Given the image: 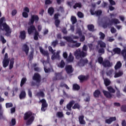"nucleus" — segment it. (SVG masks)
I'll list each match as a JSON object with an SVG mask.
<instances>
[{
  "label": "nucleus",
  "mask_w": 126,
  "mask_h": 126,
  "mask_svg": "<svg viewBox=\"0 0 126 126\" xmlns=\"http://www.w3.org/2000/svg\"><path fill=\"white\" fill-rule=\"evenodd\" d=\"M72 109H73V110H75L76 109L79 110V109H80V105L78 103H75L74 106H72Z\"/></svg>",
  "instance_id": "obj_45"
},
{
  "label": "nucleus",
  "mask_w": 126,
  "mask_h": 126,
  "mask_svg": "<svg viewBox=\"0 0 126 126\" xmlns=\"http://www.w3.org/2000/svg\"><path fill=\"white\" fill-rule=\"evenodd\" d=\"M0 40L2 43V44H5L6 43V40L4 39V37L2 35H0Z\"/></svg>",
  "instance_id": "obj_55"
},
{
  "label": "nucleus",
  "mask_w": 126,
  "mask_h": 126,
  "mask_svg": "<svg viewBox=\"0 0 126 126\" xmlns=\"http://www.w3.org/2000/svg\"><path fill=\"white\" fill-rule=\"evenodd\" d=\"M94 28H95V27H94V25H88V29L89 31L93 32L94 31Z\"/></svg>",
  "instance_id": "obj_40"
},
{
  "label": "nucleus",
  "mask_w": 126,
  "mask_h": 126,
  "mask_svg": "<svg viewBox=\"0 0 126 126\" xmlns=\"http://www.w3.org/2000/svg\"><path fill=\"white\" fill-rule=\"evenodd\" d=\"M39 51L44 57H47V61H49L50 60V56L49 54V52H48V51L44 50L42 47H39Z\"/></svg>",
  "instance_id": "obj_13"
},
{
  "label": "nucleus",
  "mask_w": 126,
  "mask_h": 126,
  "mask_svg": "<svg viewBox=\"0 0 126 126\" xmlns=\"http://www.w3.org/2000/svg\"><path fill=\"white\" fill-rule=\"evenodd\" d=\"M75 103V101L73 100L70 101L68 104H67L66 106V109H67L68 111H71V108H72V106L74 105Z\"/></svg>",
  "instance_id": "obj_17"
},
{
  "label": "nucleus",
  "mask_w": 126,
  "mask_h": 126,
  "mask_svg": "<svg viewBox=\"0 0 126 126\" xmlns=\"http://www.w3.org/2000/svg\"><path fill=\"white\" fill-rule=\"evenodd\" d=\"M78 78L79 79L80 82H83L84 81H86V80H88V78H89V76L80 75L78 77Z\"/></svg>",
  "instance_id": "obj_19"
},
{
  "label": "nucleus",
  "mask_w": 126,
  "mask_h": 126,
  "mask_svg": "<svg viewBox=\"0 0 126 126\" xmlns=\"http://www.w3.org/2000/svg\"><path fill=\"white\" fill-rule=\"evenodd\" d=\"M63 79V74L62 72L55 73V76L53 78V81H57V80H62Z\"/></svg>",
  "instance_id": "obj_11"
},
{
  "label": "nucleus",
  "mask_w": 126,
  "mask_h": 126,
  "mask_svg": "<svg viewBox=\"0 0 126 126\" xmlns=\"http://www.w3.org/2000/svg\"><path fill=\"white\" fill-rule=\"evenodd\" d=\"M39 103H41V112H46L47 110V108H48V103H47V101L44 98L40 100Z\"/></svg>",
  "instance_id": "obj_7"
},
{
  "label": "nucleus",
  "mask_w": 126,
  "mask_h": 126,
  "mask_svg": "<svg viewBox=\"0 0 126 126\" xmlns=\"http://www.w3.org/2000/svg\"><path fill=\"white\" fill-rule=\"evenodd\" d=\"M9 62H10V59L8 58V54L7 53H5L4 59L2 61L3 67H4V68L8 66Z\"/></svg>",
  "instance_id": "obj_8"
},
{
  "label": "nucleus",
  "mask_w": 126,
  "mask_h": 126,
  "mask_svg": "<svg viewBox=\"0 0 126 126\" xmlns=\"http://www.w3.org/2000/svg\"><path fill=\"white\" fill-rule=\"evenodd\" d=\"M5 20V18L2 17L0 19V31H5V36L9 37L11 35V29L6 23H3Z\"/></svg>",
  "instance_id": "obj_1"
},
{
  "label": "nucleus",
  "mask_w": 126,
  "mask_h": 126,
  "mask_svg": "<svg viewBox=\"0 0 126 126\" xmlns=\"http://www.w3.org/2000/svg\"><path fill=\"white\" fill-rule=\"evenodd\" d=\"M99 35L100 36L99 39L100 40H104V39H105V35L104 34V33H103L101 32H100L99 33Z\"/></svg>",
  "instance_id": "obj_43"
},
{
  "label": "nucleus",
  "mask_w": 126,
  "mask_h": 126,
  "mask_svg": "<svg viewBox=\"0 0 126 126\" xmlns=\"http://www.w3.org/2000/svg\"><path fill=\"white\" fill-rule=\"evenodd\" d=\"M54 12H55V9L53 7H50L48 9V13L52 16L53 14H54Z\"/></svg>",
  "instance_id": "obj_29"
},
{
  "label": "nucleus",
  "mask_w": 126,
  "mask_h": 126,
  "mask_svg": "<svg viewBox=\"0 0 126 126\" xmlns=\"http://www.w3.org/2000/svg\"><path fill=\"white\" fill-rule=\"evenodd\" d=\"M74 56L77 60H79L80 58H85L87 56V52H84L80 49H78L75 52Z\"/></svg>",
  "instance_id": "obj_5"
},
{
  "label": "nucleus",
  "mask_w": 126,
  "mask_h": 126,
  "mask_svg": "<svg viewBox=\"0 0 126 126\" xmlns=\"http://www.w3.org/2000/svg\"><path fill=\"white\" fill-rule=\"evenodd\" d=\"M14 64V58H11L10 60V64L9 69H12L13 68V65Z\"/></svg>",
  "instance_id": "obj_31"
},
{
  "label": "nucleus",
  "mask_w": 126,
  "mask_h": 126,
  "mask_svg": "<svg viewBox=\"0 0 126 126\" xmlns=\"http://www.w3.org/2000/svg\"><path fill=\"white\" fill-rule=\"evenodd\" d=\"M107 90L109 93H115L116 92V90H115V89H114V88H113L111 86L108 87Z\"/></svg>",
  "instance_id": "obj_41"
},
{
  "label": "nucleus",
  "mask_w": 126,
  "mask_h": 126,
  "mask_svg": "<svg viewBox=\"0 0 126 126\" xmlns=\"http://www.w3.org/2000/svg\"><path fill=\"white\" fill-rule=\"evenodd\" d=\"M6 108H11L13 107V104L11 102L6 103Z\"/></svg>",
  "instance_id": "obj_52"
},
{
  "label": "nucleus",
  "mask_w": 126,
  "mask_h": 126,
  "mask_svg": "<svg viewBox=\"0 0 126 126\" xmlns=\"http://www.w3.org/2000/svg\"><path fill=\"white\" fill-rule=\"evenodd\" d=\"M94 13L96 16H100L102 14V11L101 10H98L94 11Z\"/></svg>",
  "instance_id": "obj_49"
},
{
  "label": "nucleus",
  "mask_w": 126,
  "mask_h": 126,
  "mask_svg": "<svg viewBox=\"0 0 126 126\" xmlns=\"http://www.w3.org/2000/svg\"><path fill=\"white\" fill-rule=\"evenodd\" d=\"M30 48H29V46L26 44H24L22 47V51L24 52L26 55V56H28V54H29V50Z\"/></svg>",
  "instance_id": "obj_15"
},
{
  "label": "nucleus",
  "mask_w": 126,
  "mask_h": 126,
  "mask_svg": "<svg viewBox=\"0 0 126 126\" xmlns=\"http://www.w3.org/2000/svg\"><path fill=\"white\" fill-rule=\"evenodd\" d=\"M110 31L112 34H114L117 32V30H116L114 27H112L111 28Z\"/></svg>",
  "instance_id": "obj_60"
},
{
  "label": "nucleus",
  "mask_w": 126,
  "mask_h": 126,
  "mask_svg": "<svg viewBox=\"0 0 126 126\" xmlns=\"http://www.w3.org/2000/svg\"><path fill=\"white\" fill-rule=\"evenodd\" d=\"M58 44V40H55L52 42V46L53 48H56V46Z\"/></svg>",
  "instance_id": "obj_56"
},
{
  "label": "nucleus",
  "mask_w": 126,
  "mask_h": 126,
  "mask_svg": "<svg viewBox=\"0 0 126 126\" xmlns=\"http://www.w3.org/2000/svg\"><path fill=\"white\" fill-rule=\"evenodd\" d=\"M59 16H61L60 13H57L54 14V19L55 20H59Z\"/></svg>",
  "instance_id": "obj_57"
},
{
  "label": "nucleus",
  "mask_w": 126,
  "mask_h": 126,
  "mask_svg": "<svg viewBox=\"0 0 126 126\" xmlns=\"http://www.w3.org/2000/svg\"><path fill=\"white\" fill-rule=\"evenodd\" d=\"M60 87H65L66 89L69 90V87L66 84H64L63 82H61L60 85Z\"/></svg>",
  "instance_id": "obj_39"
},
{
  "label": "nucleus",
  "mask_w": 126,
  "mask_h": 126,
  "mask_svg": "<svg viewBox=\"0 0 126 126\" xmlns=\"http://www.w3.org/2000/svg\"><path fill=\"white\" fill-rule=\"evenodd\" d=\"M103 94L106 98H108V99H112V94H111V93L106 91H103Z\"/></svg>",
  "instance_id": "obj_24"
},
{
  "label": "nucleus",
  "mask_w": 126,
  "mask_h": 126,
  "mask_svg": "<svg viewBox=\"0 0 126 126\" xmlns=\"http://www.w3.org/2000/svg\"><path fill=\"white\" fill-rule=\"evenodd\" d=\"M113 51L114 53H115V54H117L118 55H120V54H121V48L118 47L114 48Z\"/></svg>",
  "instance_id": "obj_35"
},
{
  "label": "nucleus",
  "mask_w": 126,
  "mask_h": 126,
  "mask_svg": "<svg viewBox=\"0 0 126 126\" xmlns=\"http://www.w3.org/2000/svg\"><path fill=\"white\" fill-rule=\"evenodd\" d=\"M121 111L122 112H126V105H123L121 106Z\"/></svg>",
  "instance_id": "obj_61"
},
{
  "label": "nucleus",
  "mask_w": 126,
  "mask_h": 126,
  "mask_svg": "<svg viewBox=\"0 0 126 126\" xmlns=\"http://www.w3.org/2000/svg\"><path fill=\"white\" fill-rule=\"evenodd\" d=\"M124 75V72L122 70H119L118 72L115 71L114 73V78H118L121 77Z\"/></svg>",
  "instance_id": "obj_21"
},
{
  "label": "nucleus",
  "mask_w": 126,
  "mask_h": 126,
  "mask_svg": "<svg viewBox=\"0 0 126 126\" xmlns=\"http://www.w3.org/2000/svg\"><path fill=\"white\" fill-rule=\"evenodd\" d=\"M98 63L100 64H103V63H104V61L103 60V57H99L97 59Z\"/></svg>",
  "instance_id": "obj_48"
},
{
  "label": "nucleus",
  "mask_w": 126,
  "mask_h": 126,
  "mask_svg": "<svg viewBox=\"0 0 126 126\" xmlns=\"http://www.w3.org/2000/svg\"><path fill=\"white\" fill-rule=\"evenodd\" d=\"M71 22H72V24H75L76 22H77V19H76V17L74 16H72L71 17Z\"/></svg>",
  "instance_id": "obj_36"
},
{
  "label": "nucleus",
  "mask_w": 126,
  "mask_h": 126,
  "mask_svg": "<svg viewBox=\"0 0 126 126\" xmlns=\"http://www.w3.org/2000/svg\"><path fill=\"white\" fill-rule=\"evenodd\" d=\"M73 7L74 9H76L77 7H79V8H81V7H82V4H81V2H77L75 3Z\"/></svg>",
  "instance_id": "obj_32"
},
{
  "label": "nucleus",
  "mask_w": 126,
  "mask_h": 126,
  "mask_svg": "<svg viewBox=\"0 0 126 126\" xmlns=\"http://www.w3.org/2000/svg\"><path fill=\"white\" fill-rule=\"evenodd\" d=\"M39 21V16L37 15H32L31 19H30V21L29 22V25L30 24H32V25H33L34 24V22H35V23H37Z\"/></svg>",
  "instance_id": "obj_9"
},
{
  "label": "nucleus",
  "mask_w": 126,
  "mask_h": 126,
  "mask_svg": "<svg viewBox=\"0 0 126 126\" xmlns=\"http://www.w3.org/2000/svg\"><path fill=\"white\" fill-rule=\"evenodd\" d=\"M48 50L49 52H51L52 53V54H54L55 53L54 49H53V48L51 46L48 47Z\"/></svg>",
  "instance_id": "obj_64"
},
{
  "label": "nucleus",
  "mask_w": 126,
  "mask_h": 126,
  "mask_svg": "<svg viewBox=\"0 0 126 126\" xmlns=\"http://www.w3.org/2000/svg\"><path fill=\"white\" fill-rule=\"evenodd\" d=\"M73 60H74V57L72 56V54L70 53L68 58H67L66 61L67 63H72V62H73Z\"/></svg>",
  "instance_id": "obj_28"
},
{
  "label": "nucleus",
  "mask_w": 126,
  "mask_h": 126,
  "mask_svg": "<svg viewBox=\"0 0 126 126\" xmlns=\"http://www.w3.org/2000/svg\"><path fill=\"white\" fill-rule=\"evenodd\" d=\"M121 67H122V63H121V61H118L115 65L114 68L117 70V69H119Z\"/></svg>",
  "instance_id": "obj_30"
},
{
  "label": "nucleus",
  "mask_w": 126,
  "mask_h": 126,
  "mask_svg": "<svg viewBox=\"0 0 126 126\" xmlns=\"http://www.w3.org/2000/svg\"><path fill=\"white\" fill-rule=\"evenodd\" d=\"M19 98L20 100H22V99H25L26 98V92L23 90L19 94Z\"/></svg>",
  "instance_id": "obj_25"
},
{
  "label": "nucleus",
  "mask_w": 126,
  "mask_h": 126,
  "mask_svg": "<svg viewBox=\"0 0 126 126\" xmlns=\"http://www.w3.org/2000/svg\"><path fill=\"white\" fill-rule=\"evenodd\" d=\"M36 96H37V97L44 98V97H45V94L44 93V92L40 91L36 93Z\"/></svg>",
  "instance_id": "obj_38"
},
{
  "label": "nucleus",
  "mask_w": 126,
  "mask_h": 126,
  "mask_svg": "<svg viewBox=\"0 0 126 126\" xmlns=\"http://www.w3.org/2000/svg\"><path fill=\"white\" fill-rule=\"evenodd\" d=\"M26 81H27V79L25 77H24L22 79L20 83L21 87H23V85H24L26 83Z\"/></svg>",
  "instance_id": "obj_37"
},
{
  "label": "nucleus",
  "mask_w": 126,
  "mask_h": 126,
  "mask_svg": "<svg viewBox=\"0 0 126 126\" xmlns=\"http://www.w3.org/2000/svg\"><path fill=\"white\" fill-rule=\"evenodd\" d=\"M77 15L79 18H83L84 17V15L80 11L78 12Z\"/></svg>",
  "instance_id": "obj_53"
},
{
  "label": "nucleus",
  "mask_w": 126,
  "mask_h": 126,
  "mask_svg": "<svg viewBox=\"0 0 126 126\" xmlns=\"http://www.w3.org/2000/svg\"><path fill=\"white\" fill-rule=\"evenodd\" d=\"M19 37L21 40H25V39H26V32H25V31H21Z\"/></svg>",
  "instance_id": "obj_22"
},
{
  "label": "nucleus",
  "mask_w": 126,
  "mask_h": 126,
  "mask_svg": "<svg viewBox=\"0 0 126 126\" xmlns=\"http://www.w3.org/2000/svg\"><path fill=\"white\" fill-rule=\"evenodd\" d=\"M35 31H36V28L35 26L32 25L28 28V33L29 35L33 33Z\"/></svg>",
  "instance_id": "obj_14"
},
{
  "label": "nucleus",
  "mask_w": 126,
  "mask_h": 126,
  "mask_svg": "<svg viewBox=\"0 0 126 126\" xmlns=\"http://www.w3.org/2000/svg\"><path fill=\"white\" fill-rule=\"evenodd\" d=\"M102 65L104 66V67H111V66H112V63L110 62V61L106 60L103 61Z\"/></svg>",
  "instance_id": "obj_20"
},
{
  "label": "nucleus",
  "mask_w": 126,
  "mask_h": 126,
  "mask_svg": "<svg viewBox=\"0 0 126 126\" xmlns=\"http://www.w3.org/2000/svg\"><path fill=\"white\" fill-rule=\"evenodd\" d=\"M99 96H101V92L99 90H96L94 92V96L95 98H99Z\"/></svg>",
  "instance_id": "obj_27"
},
{
  "label": "nucleus",
  "mask_w": 126,
  "mask_h": 126,
  "mask_svg": "<svg viewBox=\"0 0 126 126\" xmlns=\"http://www.w3.org/2000/svg\"><path fill=\"white\" fill-rule=\"evenodd\" d=\"M121 22L119 21L118 19H112L109 23L107 22H104L102 24V27L104 29L109 27V26H112L113 24H120Z\"/></svg>",
  "instance_id": "obj_4"
},
{
  "label": "nucleus",
  "mask_w": 126,
  "mask_h": 126,
  "mask_svg": "<svg viewBox=\"0 0 126 126\" xmlns=\"http://www.w3.org/2000/svg\"><path fill=\"white\" fill-rule=\"evenodd\" d=\"M56 116L59 118H63V112H58L56 114Z\"/></svg>",
  "instance_id": "obj_47"
},
{
  "label": "nucleus",
  "mask_w": 126,
  "mask_h": 126,
  "mask_svg": "<svg viewBox=\"0 0 126 126\" xmlns=\"http://www.w3.org/2000/svg\"><path fill=\"white\" fill-rule=\"evenodd\" d=\"M65 70H66L67 74H70V73H72L73 72V69L72 68V66L71 65H67L65 67Z\"/></svg>",
  "instance_id": "obj_16"
},
{
  "label": "nucleus",
  "mask_w": 126,
  "mask_h": 126,
  "mask_svg": "<svg viewBox=\"0 0 126 126\" xmlns=\"http://www.w3.org/2000/svg\"><path fill=\"white\" fill-rule=\"evenodd\" d=\"M65 65V63H64V61H63V60H62L60 65H59L58 66H59V67H61V68H63Z\"/></svg>",
  "instance_id": "obj_44"
},
{
  "label": "nucleus",
  "mask_w": 126,
  "mask_h": 126,
  "mask_svg": "<svg viewBox=\"0 0 126 126\" xmlns=\"http://www.w3.org/2000/svg\"><path fill=\"white\" fill-rule=\"evenodd\" d=\"M79 122L80 125H85L86 124V122L84 120V115H81L79 116Z\"/></svg>",
  "instance_id": "obj_26"
},
{
  "label": "nucleus",
  "mask_w": 126,
  "mask_h": 126,
  "mask_svg": "<svg viewBox=\"0 0 126 126\" xmlns=\"http://www.w3.org/2000/svg\"><path fill=\"white\" fill-rule=\"evenodd\" d=\"M65 40H66L67 41H68V43H72V44H73L72 46V48H79L80 46H81V43H77V41H74L71 37H66Z\"/></svg>",
  "instance_id": "obj_6"
},
{
  "label": "nucleus",
  "mask_w": 126,
  "mask_h": 126,
  "mask_svg": "<svg viewBox=\"0 0 126 126\" xmlns=\"http://www.w3.org/2000/svg\"><path fill=\"white\" fill-rule=\"evenodd\" d=\"M61 24V20H55V25L56 27H59L60 24Z\"/></svg>",
  "instance_id": "obj_51"
},
{
  "label": "nucleus",
  "mask_w": 126,
  "mask_h": 126,
  "mask_svg": "<svg viewBox=\"0 0 126 126\" xmlns=\"http://www.w3.org/2000/svg\"><path fill=\"white\" fill-rule=\"evenodd\" d=\"M117 120V118L116 117H110L109 119L105 120L106 124H108V125H111L113 122H115V121Z\"/></svg>",
  "instance_id": "obj_23"
},
{
  "label": "nucleus",
  "mask_w": 126,
  "mask_h": 126,
  "mask_svg": "<svg viewBox=\"0 0 126 126\" xmlns=\"http://www.w3.org/2000/svg\"><path fill=\"white\" fill-rule=\"evenodd\" d=\"M111 5H116V2L114 0H108Z\"/></svg>",
  "instance_id": "obj_62"
},
{
  "label": "nucleus",
  "mask_w": 126,
  "mask_h": 126,
  "mask_svg": "<svg viewBox=\"0 0 126 126\" xmlns=\"http://www.w3.org/2000/svg\"><path fill=\"white\" fill-rule=\"evenodd\" d=\"M80 89V86L77 84H74L73 85V90L78 91Z\"/></svg>",
  "instance_id": "obj_33"
},
{
  "label": "nucleus",
  "mask_w": 126,
  "mask_h": 126,
  "mask_svg": "<svg viewBox=\"0 0 126 126\" xmlns=\"http://www.w3.org/2000/svg\"><path fill=\"white\" fill-rule=\"evenodd\" d=\"M115 88L117 91L116 93V96L117 98H121V93L120 92V90H119V89L117 88V87H116Z\"/></svg>",
  "instance_id": "obj_50"
},
{
  "label": "nucleus",
  "mask_w": 126,
  "mask_h": 126,
  "mask_svg": "<svg viewBox=\"0 0 126 126\" xmlns=\"http://www.w3.org/2000/svg\"><path fill=\"white\" fill-rule=\"evenodd\" d=\"M32 79L34 81H36V84H37V86H39V85H40V83H41V75H40L39 73H34V75L32 77Z\"/></svg>",
  "instance_id": "obj_10"
},
{
  "label": "nucleus",
  "mask_w": 126,
  "mask_h": 126,
  "mask_svg": "<svg viewBox=\"0 0 126 126\" xmlns=\"http://www.w3.org/2000/svg\"><path fill=\"white\" fill-rule=\"evenodd\" d=\"M77 34H78L80 37H81L80 39V42H84L85 41V36L84 35H82V32L80 30H78L76 32Z\"/></svg>",
  "instance_id": "obj_18"
},
{
  "label": "nucleus",
  "mask_w": 126,
  "mask_h": 126,
  "mask_svg": "<svg viewBox=\"0 0 126 126\" xmlns=\"http://www.w3.org/2000/svg\"><path fill=\"white\" fill-rule=\"evenodd\" d=\"M113 72H114V70H109L106 72V74L108 76H109L110 77H112L113 76Z\"/></svg>",
  "instance_id": "obj_46"
},
{
  "label": "nucleus",
  "mask_w": 126,
  "mask_h": 126,
  "mask_svg": "<svg viewBox=\"0 0 126 126\" xmlns=\"http://www.w3.org/2000/svg\"><path fill=\"white\" fill-rule=\"evenodd\" d=\"M24 121H27V126H30L35 120V117L33 116V113L31 111L26 112L23 116Z\"/></svg>",
  "instance_id": "obj_2"
},
{
  "label": "nucleus",
  "mask_w": 126,
  "mask_h": 126,
  "mask_svg": "<svg viewBox=\"0 0 126 126\" xmlns=\"http://www.w3.org/2000/svg\"><path fill=\"white\" fill-rule=\"evenodd\" d=\"M105 86H109L111 84V81L108 78H103Z\"/></svg>",
  "instance_id": "obj_34"
},
{
  "label": "nucleus",
  "mask_w": 126,
  "mask_h": 126,
  "mask_svg": "<svg viewBox=\"0 0 126 126\" xmlns=\"http://www.w3.org/2000/svg\"><path fill=\"white\" fill-rule=\"evenodd\" d=\"M10 125L13 126H15V125H16V120H15V119H12Z\"/></svg>",
  "instance_id": "obj_54"
},
{
  "label": "nucleus",
  "mask_w": 126,
  "mask_h": 126,
  "mask_svg": "<svg viewBox=\"0 0 126 126\" xmlns=\"http://www.w3.org/2000/svg\"><path fill=\"white\" fill-rule=\"evenodd\" d=\"M88 60L87 59L81 58L77 63V64L79 66H84L86 64L88 63Z\"/></svg>",
  "instance_id": "obj_12"
},
{
  "label": "nucleus",
  "mask_w": 126,
  "mask_h": 126,
  "mask_svg": "<svg viewBox=\"0 0 126 126\" xmlns=\"http://www.w3.org/2000/svg\"><path fill=\"white\" fill-rule=\"evenodd\" d=\"M22 15L24 17V18H28L29 16L28 13L26 12H23L22 13Z\"/></svg>",
  "instance_id": "obj_58"
},
{
  "label": "nucleus",
  "mask_w": 126,
  "mask_h": 126,
  "mask_svg": "<svg viewBox=\"0 0 126 126\" xmlns=\"http://www.w3.org/2000/svg\"><path fill=\"white\" fill-rule=\"evenodd\" d=\"M121 55L124 57V59L126 58V47H124V49L122 50L121 52Z\"/></svg>",
  "instance_id": "obj_42"
},
{
  "label": "nucleus",
  "mask_w": 126,
  "mask_h": 126,
  "mask_svg": "<svg viewBox=\"0 0 126 126\" xmlns=\"http://www.w3.org/2000/svg\"><path fill=\"white\" fill-rule=\"evenodd\" d=\"M90 11L91 12V14H92V15H95V9L94 8H92L90 9Z\"/></svg>",
  "instance_id": "obj_63"
},
{
  "label": "nucleus",
  "mask_w": 126,
  "mask_h": 126,
  "mask_svg": "<svg viewBox=\"0 0 126 126\" xmlns=\"http://www.w3.org/2000/svg\"><path fill=\"white\" fill-rule=\"evenodd\" d=\"M100 48L99 49V46ZM106 43L102 40H98L97 41V45L96 46V49H98V54H101V55H103L105 54V49L106 48Z\"/></svg>",
  "instance_id": "obj_3"
},
{
  "label": "nucleus",
  "mask_w": 126,
  "mask_h": 126,
  "mask_svg": "<svg viewBox=\"0 0 126 126\" xmlns=\"http://www.w3.org/2000/svg\"><path fill=\"white\" fill-rule=\"evenodd\" d=\"M45 3L46 5L48 4H52V3H53V1L51 0H45Z\"/></svg>",
  "instance_id": "obj_59"
}]
</instances>
